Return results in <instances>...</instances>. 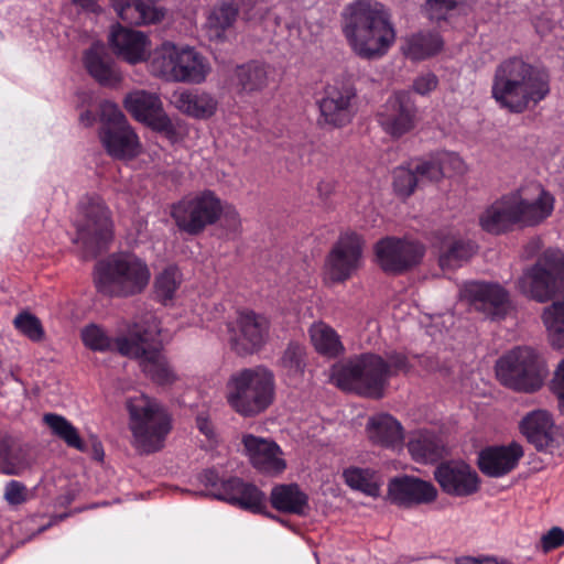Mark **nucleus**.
Wrapping results in <instances>:
<instances>
[{
	"instance_id": "f257e3e1",
	"label": "nucleus",
	"mask_w": 564,
	"mask_h": 564,
	"mask_svg": "<svg viewBox=\"0 0 564 564\" xmlns=\"http://www.w3.org/2000/svg\"><path fill=\"white\" fill-rule=\"evenodd\" d=\"M551 93L549 72L520 57L501 62L494 74L491 96L500 108L522 113L535 107Z\"/></svg>"
},
{
	"instance_id": "f03ea898",
	"label": "nucleus",
	"mask_w": 564,
	"mask_h": 564,
	"mask_svg": "<svg viewBox=\"0 0 564 564\" xmlns=\"http://www.w3.org/2000/svg\"><path fill=\"white\" fill-rule=\"evenodd\" d=\"M410 368L408 357L399 351L380 355L365 352L349 358L335 368L332 375L334 383L344 391L361 397L381 399L390 378Z\"/></svg>"
},
{
	"instance_id": "7ed1b4c3",
	"label": "nucleus",
	"mask_w": 564,
	"mask_h": 564,
	"mask_svg": "<svg viewBox=\"0 0 564 564\" xmlns=\"http://www.w3.org/2000/svg\"><path fill=\"white\" fill-rule=\"evenodd\" d=\"M344 34L356 55L376 59L386 55L395 41V31L384 7L371 0H357L346 8Z\"/></svg>"
},
{
	"instance_id": "20e7f679",
	"label": "nucleus",
	"mask_w": 564,
	"mask_h": 564,
	"mask_svg": "<svg viewBox=\"0 0 564 564\" xmlns=\"http://www.w3.org/2000/svg\"><path fill=\"white\" fill-rule=\"evenodd\" d=\"M554 196L540 187L535 199L530 200L518 188L501 195L479 215L480 228L490 235H502L516 228L535 227L554 210Z\"/></svg>"
},
{
	"instance_id": "39448f33",
	"label": "nucleus",
	"mask_w": 564,
	"mask_h": 564,
	"mask_svg": "<svg viewBox=\"0 0 564 564\" xmlns=\"http://www.w3.org/2000/svg\"><path fill=\"white\" fill-rule=\"evenodd\" d=\"M96 291L111 299H128L145 291L151 281L147 261L131 252H115L94 268Z\"/></svg>"
},
{
	"instance_id": "423d86ee",
	"label": "nucleus",
	"mask_w": 564,
	"mask_h": 564,
	"mask_svg": "<svg viewBox=\"0 0 564 564\" xmlns=\"http://www.w3.org/2000/svg\"><path fill=\"white\" fill-rule=\"evenodd\" d=\"M127 409L134 447L145 454L162 449L172 430V417L167 411L144 394L129 399Z\"/></svg>"
},
{
	"instance_id": "0eeeda50",
	"label": "nucleus",
	"mask_w": 564,
	"mask_h": 564,
	"mask_svg": "<svg viewBox=\"0 0 564 564\" xmlns=\"http://www.w3.org/2000/svg\"><path fill=\"white\" fill-rule=\"evenodd\" d=\"M274 398V376L263 366L242 369L228 381V404L242 416H254L270 406Z\"/></svg>"
},
{
	"instance_id": "6e6552de",
	"label": "nucleus",
	"mask_w": 564,
	"mask_h": 564,
	"mask_svg": "<svg viewBox=\"0 0 564 564\" xmlns=\"http://www.w3.org/2000/svg\"><path fill=\"white\" fill-rule=\"evenodd\" d=\"M150 70L169 82L200 84L210 67L207 59L195 48L164 42L150 58Z\"/></svg>"
},
{
	"instance_id": "1a4fd4ad",
	"label": "nucleus",
	"mask_w": 564,
	"mask_h": 564,
	"mask_svg": "<svg viewBox=\"0 0 564 564\" xmlns=\"http://www.w3.org/2000/svg\"><path fill=\"white\" fill-rule=\"evenodd\" d=\"M75 219L76 239L85 259L96 258L113 237L111 213L98 196H85L78 204Z\"/></svg>"
},
{
	"instance_id": "9d476101",
	"label": "nucleus",
	"mask_w": 564,
	"mask_h": 564,
	"mask_svg": "<svg viewBox=\"0 0 564 564\" xmlns=\"http://www.w3.org/2000/svg\"><path fill=\"white\" fill-rule=\"evenodd\" d=\"M545 367L536 351L517 347L497 360L496 376L500 383L517 392L533 393L541 389Z\"/></svg>"
},
{
	"instance_id": "9b49d317",
	"label": "nucleus",
	"mask_w": 564,
	"mask_h": 564,
	"mask_svg": "<svg viewBox=\"0 0 564 564\" xmlns=\"http://www.w3.org/2000/svg\"><path fill=\"white\" fill-rule=\"evenodd\" d=\"M523 294L544 303L551 300L560 289H564V253L547 249L536 262L525 270L519 279Z\"/></svg>"
},
{
	"instance_id": "f8f14e48",
	"label": "nucleus",
	"mask_w": 564,
	"mask_h": 564,
	"mask_svg": "<svg viewBox=\"0 0 564 564\" xmlns=\"http://www.w3.org/2000/svg\"><path fill=\"white\" fill-rule=\"evenodd\" d=\"M221 213L220 198L213 191L205 189L172 204L170 215L181 231L197 236L206 227L216 224Z\"/></svg>"
},
{
	"instance_id": "ddd939ff",
	"label": "nucleus",
	"mask_w": 564,
	"mask_h": 564,
	"mask_svg": "<svg viewBox=\"0 0 564 564\" xmlns=\"http://www.w3.org/2000/svg\"><path fill=\"white\" fill-rule=\"evenodd\" d=\"M159 335L156 326L142 328L134 345L121 340L120 355L140 360L142 371L155 383L171 384L176 380V375L162 354Z\"/></svg>"
},
{
	"instance_id": "4468645a",
	"label": "nucleus",
	"mask_w": 564,
	"mask_h": 564,
	"mask_svg": "<svg viewBox=\"0 0 564 564\" xmlns=\"http://www.w3.org/2000/svg\"><path fill=\"white\" fill-rule=\"evenodd\" d=\"M127 111L153 131L162 133L170 142L181 139L176 124L163 109L160 96L143 89L129 93L123 100Z\"/></svg>"
},
{
	"instance_id": "2eb2a0df",
	"label": "nucleus",
	"mask_w": 564,
	"mask_h": 564,
	"mask_svg": "<svg viewBox=\"0 0 564 564\" xmlns=\"http://www.w3.org/2000/svg\"><path fill=\"white\" fill-rule=\"evenodd\" d=\"M356 88L347 83L327 85L321 99L317 100L319 127L340 129L348 126L356 113Z\"/></svg>"
},
{
	"instance_id": "dca6fc26",
	"label": "nucleus",
	"mask_w": 564,
	"mask_h": 564,
	"mask_svg": "<svg viewBox=\"0 0 564 564\" xmlns=\"http://www.w3.org/2000/svg\"><path fill=\"white\" fill-rule=\"evenodd\" d=\"M373 251L380 269L395 275L416 267L425 253L422 243L395 237L380 239L376 242Z\"/></svg>"
},
{
	"instance_id": "f3484780",
	"label": "nucleus",
	"mask_w": 564,
	"mask_h": 564,
	"mask_svg": "<svg viewBox=\"0 0 564 564\" xmlns=\"http://www.w3.org/2000/svg\"><path fill=\"white\" fill-rule=\"evenodd\" d=\"M362 247V237L354 231L339 236L325 262L328 276L333 282H345L359 269Z\"/></svg>"
},
{
	"instance_id": "a211bd4d",
	"label": "nucleus",
	"mask_w": 564,
	"mask_h": 564,
	"mask_svg": "<svg viewBox=\"0 0 564 564\" xmlns=\"http://www.w3.org/2000/svg\"><path fill=\"white\" fill-rule=\"evenodd\" d=\"M417 109L409 91H395L380 107L377 120L382 130L398 139L412 131L416 123Z\"/></svg>"
},
{
	"instance_id": "6ab92c4d",
	"label": "nucleus",
	"mask_w": 564,
	"mask_h": 564,
	"mask_svg": "<svg viewBox=\"0 0 564 564\" xmlns=\"http://www.w3.org/2000/svg\"><path fill=\"white\" fill-rule=\"evenodd\" d=\"M232 348L241 355L259 350L269 334V322L253 311H241L234 323L228 324Z\"/></svg>"
},
{
	"instance_id": "aec40b11",
	"label": "nucleus",
	"mask_w": 564,
	"mask_h": 564,
	"mask_svg": "<svg viewBox=\"0 0 564 564\" xmlns=\"http://www.w3.org/2000/svg\"><path fill=\"white\" fill-rule=\"evenodd\" d=\"M460 294L491 319L503 318L510 308L509 293L498 283L470 281L464 284Z\"/></svg>"
},
{
	"instance_id": "412c9836",
	"label": "nucleus",
	"mask_w": 564,
	"mask_h": 564,
	"mask_svg": "<svg viewBox=\"0 0 564 564\" xmlns=\"http://www.w3.org/2000/svg\"><path fill=\"white\" fill-rule=\"evenodd\" d=\"M433 475L442 491L452 497L471 496L480 487L477 471L463 460L443 462L436 466Z\"/></svg>"
},
{
	"instance_id": "4be33fe9",
	"label": "nucleus",
	"mask_w": 564,
	"mask_h": 564,
	"mask_svg": "<svg viewBox=\"0 0 564 564\" xmlns=\"http://www.w3.org/2000/svg\"><path fill=\"white\" fill-rule=\"evenodd\" d=\"M108 44L119 58L131 65L145 62L150 57L151 41L149 36L120 23L111 25Z\"/></svg>"
},
{
	"instance_id": "5701e85b",
	"label": "nucleus",
	"mask_w": 564,
	"mask_h": 564,
	"mask_svg": "<svg viewBox=\"0 0 564 564\" xmlns=\"http://www.w3.org/2000/svg\"><path fill=\"white\" fill-rule=\"evenodd\" d=\"M437 488L427 480L414 476L394 477L388 485L389 500L400 507H412L434 502Z\"/></svg>"
},
{
	"instance_id": "b1692460",
	"label": "nucleus",
	"mask_w": 564,
	"mask_h": 564,
	"mask_svg": "<svg viewBox=\"0 0 564 564\" xmlns=\"http://www.w3.org/2000/svg\"><path fill=\"white\" fill-rule=\"evenodd\" d=\"M214 498L252 513H263L267 508L265 494L254 484L239 477L223 480L217 491L214 492Z\"/></svg>"
},
{
	"instance_id": "393cba45",
	"label": "nucleus",
	"mask_w": 564,
	"mask_h": 564,
	"mask_svg": "<svg viewBox=\"0 0 564 564\" xmlns=\"http://www.w3.org/2000/svg\"><path fill=\"white\" fill-rule=\"evenodd\" d=\"M242 444L252 467L259 473L275 476L285 470L286 462L275 442L247 434L242 437Z\"/></svg>"
},
{
	"instance_id": "a878e982",
	"label": "nucleus",
	"mask_w": 564,
	"mask_h": 564,
	"mask_svg": "<svg viewBox=\"0 0 564 564\" xmlns=\"http://www.w3.org/2000/svg\"><path fill=\"white\" fill-rule=\"evenodd\" d=\"M523 455V447L517 442L489 446L480 451L478 467L484 475L499 478L513 470Z\"/></svg>"
},
{
	"instance_id": "bb28decb",
	"label": "nucleus",
	"mask_w": 564,
	"mask_h": 564,
	"mask_svg": "<svg viewBox=\"0 0 564 564\" xmlns=\"http://www.w3.org/2000/svg\"><path fill=\"white\" fill-rule=\"evenodd\" d=\"M83 63L88 74L101 86L116 87L122 82L120 69L101 43H94L85 51Z\"/></svg>"
},
{
	"instance_id": "cd10ccee",
	"label": "nucleus",
	"mask_w": 564,
	"mask_h": 564,
	"mask_svg": "<svg viewBox=\"0 0 564 564\" xmlns=\"http://www.w3.org/2000/svg\"><path fill=\"white\" fill-rule=\"evenodd\" d=\"M519 430L536 451L549 449L554 442V421L546 410H533L519 423Z\"/></svg>"
},
{
	"instance_id": "c85d7f7f",
	"label": "nucleus",
	"mask_w": 564,
	"mask_h": 564,
	"mask_svg": "<svg viewBox=\"0 0 564 564\" xmlns=\"http://www.w3.org/2000/svg\"><path fill=\"white\" fill-rule=\"evenodd\" d=\"M106 152L117 160H131L139 155L141 143L130 124L99 131Z\"/></svg>"
},
{
	"instance_id": "c756f323",
	"label": "nucleus",
	"mask_w": 564,
	"mask_h": 564,
	"mask_svg": "<svg viewBox=\"0 0 564 564\" xmlns=\"http://www.w3.org/2000/svg\"><path fill=\"white\" fill-rule=\"evenodd\" d=\"M118 18L130 25L141 26L161 22L164 10L150 0H110Z\"/></svg>"
},
{
	"instance_id": "7c9ffc66",
	"label": "nucleus",
	"mask_w": 564,
	"mask_h": 564,
	"mask_svg": "<svg viewBox=\"0 0 564 564\" xmlns=\"http://www.w3.org/2000/svg\"><path fill=\"white\" fill-rule=\"evenodd\" d=\"M171 104L182 113L195 119H208L217 110V100L208 93L198 89L175 90Z\"/></svg>"
},
{
	"instance_id": "2f4dec72",
	"label": "nucleus",
	"mask_w": 564,
	"mask_h": 564,
	"mask_svg": "<svg viewBox=\"0 0 564 564\" xmlns=\"http://www.w3.org/2000/svg\"><path fill=\"white\" fill-rule=\"evenodd\" d=\"M369 440L381 447L397 448L403 443L401 423L388 413H379L369 417L366 426Z\"/></svg>"
},
{
	"instance_id": "473e14b6",
	"label": "nucleus",
	"mask_w": 564,
	"mask_h": 564,
	"mask_svg": "<svg viewBox=\"0 0 564 564\" xmlns=\"http://www.w3.org/2000/svg\"><path fill=\"white\" fill-rule=\"evenodd\" d=\"M142 328L141 325L134 324L128 336L110 338L101 327L90 324L82 330V340L86 347L94 351H117L120 354L121 340L134 345Z\"/></svg>"
},
{
	"instance_id": "72a5a7b5",
	"label": "nucleus",
	"mask_w": 564,
	"mask_h": 564,
	"mask_svg": "<svg viewBox=\"0 0 564 564\" xmlns=\"http://www.w3.org/2000/svg\"><path fill=\"white\" fill-rule=\"evenodd\" d=\"M272 507L284 513L304 516L308 509V496L297 484L276 485L270 495Z\"/></svg>"
},
{
	"instance_id": "f704fd0d",
	"label": "nucleus",
	"mask_w": 564,
	"mask_h": 564,
	"mask_svg": "<svg viewBox=\"0 0 564 564\" xmlns=\"http://www.w3.org/2000/svg\"><path fill=\"white\" fill-rule=\"evenodd\" d=\"M408 449L413 460L423 464L437 462L445 452L442 440L434 432L425 430L411 435Z\"/></svg>"
},
{
	"instance_id": "c9c22d12",
	"label": "nucleus",
	"mask_w": 564,
	"mask_h": 564,
	"mask_svg": "<svg viewBox=\"0 0 564 564\" xmlns=\"http://www.w3.org/2000/svg\"><path fill=\"white\" fill-rule=\"evenodd\" d=\"M239 10V4L234 0L221 1L214 6L206 21L207 35L210 41H225L226 32L236 22Z\"/></svg>"
},
{
	"instance_id": "e433bc0d",
	"label": "nucleus",
	"mask_w": 564,
	"mask_h": 564,
	"mask_svg": "<svg viewBox=\"0 0 564 564\" xmlns=\"http://www.w3.org/2000/svg\"><path fill=\"white\" fill-rule=\"evenodd\" d=\"M311 343L314 349L323 357L334 359L345 352L338 333L324 322H315L308 328Z\"/></svg>"
},
{
	"instance_id": "4c0bfd02",
	"label": "nucleus",
	"mask_w": 564,
	"mask_h": 564,
	"mask_svg": "<svg viewBox=\"0 0 564 564\" xmlns=\"http://www.w3.org/2000/svg\"><path fill=\"white\" fill-rule=\"evenodd\" d=\"M344 482L352 490L377 498L380 496L382 479L372 468L347 467L341 475Z\"/></svg>"
},
{
	"instance_id": "58836bf2",
	"label": "nucleus",
	"mask_w": 564,
	"mask_h": 564,
	"mask_svg": "<svg viewBox=\"0 0 564 564\" xmlns=\"http://www.w3.org/2000/svg\"><path fill=\"white\" fill-rule=\"evenodd\" d=\"M235 78L241 93L252 94L261 91L268 86V66L257 61L239 65L235 70Z\"/></svg>"
},
{
	"instance_id": "ea45409f",
	"label": "nucleus",
	"mask_w": 564,
	"mask_h": 564,
	"mask_svg": "<svg viewBox=\"0 0 564 564\" xmlns=\"http://www.w3.org/2000/svg\"><path fill=\"white\" fill-rule=\"evenodd\" d=\"M443 47L438 33L419 32L405 40L402 47L404 55L412 61H422L437 54Z\"/></svg>"
},
{
	"instance_id": "a19ab883",
	"label": "nucleus",
	"mask_w": 564,
	"mask_h": 564,
	"mask_svg": "<svg viewBox=\"0 0 564 564\" xmlns=\"http://www.w3.org/2000/svg\"><path fill=\"white\" fill-rule=\"evenodd\" d=\"M43 422L51 430V433L62 440L68 447L82 453L88 451V446L80 437L78 430L65 416L56 413H45Z\"/></svg>"
},
{
	"instance_id": "79ce46f5",
	"label": "nucleus",
	"mask_w": 564,
	"mask_h": 564,
	"mask_svg": "<svg viewBox=\"0 0 564 564\" xmlns=\"http://www.w3.org/2000/svg\"><path fill=\"white\" fill-rule=\"evenodd\" d=\"M24 468V457L19 443L6 432H0V471L18 475Z\"/></svg>"
},
{
	"instance_id": "37998d69",
	"label": "nucleus",
	"mask_w": 564,
	"mask_h": 564,
	"mask_svg": "<svg viewBox=\"0 0 564 564\" xmlns=\"http://www.w3.org/2000/svg\"><path fill=\"white\" fill-rule=\"evenodd\" d=\"M183 281V274L181 270L174 265H167L163 269L154 279V296L163 305L170 304L181 283Z\"/></svg>"
},
{
	"instance_id": "c03bdc74",
	"label": "nucleus",
	"mask_w": 564,
	"mask_h": 564,
	"mask_svg": "<svg viewBox=\"0 0 564 564\" xmlns=\"http://www.w3.org/2000/svg\"><path fill=\"white\" fill-rule=\"evenodd\" d=\"M542 318L552 346L564 351V302H554L545 307Z\"/></svg>"
},
{
	"instance_id": "a18cd8bd",
	"label": "nucleus",
	"mask_w": 564,
	"mask_h": 564,
	"mask_svg": "<svg viewBox=\"0 0 564 564\" xmlns=\"http://www.w3.org/2000/svg\"><path fill=\"white\" fill-rule=\"evenodd\" d=\"M279 362L288 378H302L306 368L305 347L299 343L291 341L283 351Z\"/></svg>"
},
{
	"instance_id": "49530a36",
	"label": "nucleus",
	"mask_w": 564,
	"mask_h": 564,
	"mask_svg": "<svg viewBox=\"0 0 564 564\" xmlns=\"http://www.w3.org/2000/svg\"><path fill=\"white\" fill-rule=\"evenodd\" d=\"M477 246L470 240H454L446 251L440 256V265L442 268L454 269L460 267L463 262L469 260L476 252Z\"/></svg>"
},
{
	"instance_id": "de8ad7c7",
	"label": "nucleus",
	"mask_w": 564,
	"mask_h": 564,
	"mask_svg": "<svg viewBox=\"0 0 564 564\" xmlns=\"http://www.w3.org/2000/svg\"><path fill=\"white\" fill-rule=\"evenodd\" d=\"M419 178L411 164L401 165L393 170V191L401 198L410 197L417 187Z\"/></svg>"
},
{
	"instance_id": "09e8293b",
	"label": "nucleus",
	"mask_w": 564,
	"mask_h": 564,
	"mask_svg": "<svg viewBox=\"0 0 564 564\" xmlns=\"http://www.w3.org/2000/svg\"><path fill=\"white\" fill-rule=\"evenodd\" d=\"M14 326L33 341H40L44 337V330L40 319L30 313L19 314L14 318Z\"/></svg>"
},
{
	"instance_id": "8fccbe9b",
	"label": "nucleus",
	"mask_w": 564,
	"mask_h": 564,
	"mask_svg": "<svg viewBox=\"0 0 564 564\" xmlns=\"http://www.w3.org/2000/svg\"><path fill=\"white\" fill-rule=\"evenodd\" d=\"M100 121V130L120 128L121 126L123 127L129 124L124 113L118 105L111 101H105L101 105Z\"/></svg>"
},
{
	"instance_id": "3c124183",
	"label": "nucleus",
	"mask_w": 564,
	"mask_h": 564,
	"mask_svg": "<svg viewBox=\"0 0 564 564\" xmlns=\"http://www.w3.org/2000/svg\"><path fill=\"white\" fill-rule=\"evenodd\" d=\"M436 158L442 167L443 177L452 174H463L466 170L463 159L455 152L437 151Z\"/></svg>"
},
{
	"instance_id": "603ef678",
	"label": "nucleus",
	"mask_w": 564,
	"mask_h": 564,
	"mask_svg": "<svg viewBox=\"0 0 564 564\" xmlns=\"http://www.w3.org/2000/svg\"><path fill=\"white\" fill-rule=\"evenodd\" d=\"M413 167L419 180L440 181L443 177L436 153H432L427 159L420 160Z\"/></svg>"
},
{
	"instance_id": "864d4df0",
	"label": "nucleus",
	"mask_w": 564,
	"mask_h": 564,
	"mask_svg": "<svg viewBox=\"0 0 564 564\" xmlns=\"http://www.w3.org/2000/svg\"><path fill=\"white\" fill-rule=\"evenodd\" d=\"M464 0H426L425 10L432 21L445 20L447 13Z\"/></svg>"
},
{
	"instance_id": "5fc2aeb1",
	"label": "nucleus",
	"mask_w": 564,
	"mask_h": 564,
	"mask_svg": "<svg viewBox=\"0 0 564 564\" xmlns=\"http://www.w3.org/2000/svg\"><path fill=\"white\" fill-rule=\"evenodd\" d=\"M26 487L18 480H10L4 489V499L11 506H18L26 501Z\"/></svg>"
},
{
	"instance_id": "6e6d98bb",
	"label": "nucleus",
	"mask_w": 564,
	"mask_h": 564,
	"mask_svg": "<svg viewBox=\"0 0 564 564\" xmlns=\"http://www.w3.org/2000/svg\"><path fill=\"white\" fill-rule=\"evenodd\" d=\"M438 79L433 73H425L417 76L412 85L413 90L419 95H427L436 88Z\"/></svg>"
},
{
	"instance_id": "4d7b16f0",
	"label": "nucleus",
	"mask_w": 564,
	"mask_h": 564,
	"mask_svg": "<svg viewBox=\"0 0 564 564\" xmlns=\"http://www.w3.org/2000/svg\"><path fill=\"white\" fill-rule=\"evenodd\" d=\"M541 544L545 552L557 549L564 544V530L554 527L541 538Z\"/></svg>"
},
{
	"instance_id": "13d9d810",
	"label": "nucleus",
	"mask_w": 564,
	"mask_h": 564,
	"mask_svg": "<svg viewBox=\"0 0 564 564\" xmlns=\"http://www.w3.org/2000/svg\"><path fill=\"white\" fill-rule=\"evenodd\" d=\"M221 216H223L224 227L226 228V230L229 231L230 234L238 235L241 229V220H240L238 212L232 207L225 208L223 206Z\"/></svg>"
},
{
	"instance_id": "bf43d9fd",
	"label": "nucleus",
	"mask_w": 564,
	"mask_h": 564,
	"mask_svg": "<svg viewBox=\"0 0 564 564\" xmlns=\"http://www.w3.org/2000/svg\"><path fill=\"white\" fill-rule=\"evenodd\" d=\"M196 427L210 443L217 442L214 424L207 414L199 413L196 416Z\"/></svg>"
},
{
	"instance_id": "052dcab7",
	"label": "nucleus",
	"mask_w": 564,
	"mask_h": 564,
	"mask_svg": "<svg viewBox=\"0 0 564 564\" xmlns=\"http://www.w3.org/2000/svg\"><path fill=\"white\" fill-rule=\"evenodd\" d=\"M199 482L205 487L210 488V494L217 491L223 480H219L218 473L215 469H205L198 476Z\"/></svg>"
},
{
	"instance_id": "680f3d73",
	"label": "nucleus",
	"mask_w": 564,
	"mask_h": 564,
	"mask_svg": "<svg viewBox=\"0 0 564 564\" xmlns=\"http://www.w3.org/2000/svg\"><path fill=\"white\" fill-rule=\"evenodd\" d=\"M552 390L560 401L564 402V359L560 362L552 381Z\"/></svg>"
},
{
	"instance_id": "e2e57ef3",
	"label": "nucleus",
	"mask_w": 564,
	"mask_h": 564,
	"mask_svg": "<svg viewBox=\"0 0 564 564\" xmlns=\"http://www.w3.org/2000/svg\"><path fill=\"white\" fill-rule=\"evenodd\" d=\"M456 564H510L507 561H498L495 557H482V558H476V557H462L456 561Z\"/></svg>"
},
{
	"instance_id": "0e129e2a",
	"label": "nucleus",
	"mask_w": 564,
	"mask_h": 564,
	"mask_svg": "<svg viewBox=\"0 0 564 564\" xmlns=\"http://www.w3.org/2000/svg\"><path fill=\"white\" fill-rule=\"evenodd\" d=\"M534 28L539 34L545 35L552 30L553 21L546 15L542 14L540 17H536V19L534 20Z\"/></svg>"
},
{
	"instance_id": "69168bd1",
	"label": "nucleus",
	"mask_w": 564,
	"mask_h": 564,
	"mask_svg": "<svg viewBox=\"0 0 564 564\" xmlns=\"http://www.w3.org/2000/svg\"><path fill=\"white\" fill-rule=\"evenodd\" d=\"M73 3L86 12L98 13L100 11L97 0H73Z\"/></svg>"
},
{
	"instance_id": "338daca9",
	"label": "nucleus",
	"mask_w": 564,
	"mask_h": 564,
	"mask_svg": "<svg viewBox=\"0 0 564 564\" xmlns=\"http://www.w3.org/2000/svg\"><path fill=\"white\" fill-rule=\"evenodd\" d=\"M93 455L98 462H101L105 456L104 446L97 437H93Z\"/></svg>"
},
{
	"instance_id": "774afa93",
	"label": "nucleus",
	"mask_w": 564,
	"mask_h": 564,
	"mask_svg": "<svg viewBox=\"0 0 564 564\" xmlns=\"http://www.w3.org/2000/svg\"><path fill=\"white\" fill-rule=\"evenodd\" d=\"M91 113L89 111H86L80 115V120L85 122L87 120V124L90 122Z\"/></svg>"
}]
</instances>
